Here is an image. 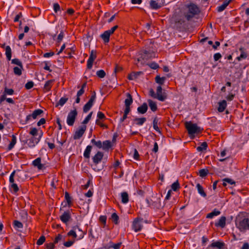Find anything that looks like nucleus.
I'll list each match as a JSON object with an SVG mask.
<instances>
[{"mask_svg":"<svg viewBox=\"0 0 249 249\" xmlns=\"http://www.w3.org/2000/svg\"><path fill=\"white\" fill-rule=\"evenodd\" d=\"M37 129L36 127L31 128L30 131L29 132L30 134H31L32 137H35L37 134Z\"/></svg>","mask_w":249,"mask_h":249,"instance_id":"6e6d98bb","label":"nucleus"},{"mask_svg":"<svg viewBox=\"0 0 249 249\" xmlns=\"http://www.w3.org/2000/svg\"><path fill=\"white\" fill-rule=\"evenodd\" d=\"M181 17H171L170 18L171 26L176 29H180L183 27L184 20L180 18Z\"/></svg>","mask_w":249,"mask_h":249,"instance_id":"20e7f679","label":"nucleus"},{"mask_svg":"<svg viewBox=\"0 0 249 249\" xmlns=\"http://www.w3.org/2000/svg\"><path fill=\"white\" fill-rule=\"evenodd\" d=\"M142 220V218L138 217L135 218L132 224V228L135 231L138 232L142 230V226L141 223Z\"/></svg>","mask_w":249,"mask_h":249,"instance_id":"9b49d317","label":"nucleus"},{"mask_svg":"<svg viewBox=\"0 0 249 249\" xmlns=\"http://www.w3.org/2000/svg\"><path fill=\"white\" fill-rule=\"evenodd\" d=\"M20 140L24 144H26L28 147L33 148L39 142V138H36L35 137H32L29 139H23V137L20 136Z\"/></svg>","mask_w":249,"mask_h":249,"instance_id":"39448f33","label":"nucleus"},{"mask_svg":"<svg viewBox=\"0 0 249 249\" xmlns=\"http://www.w3.org/2000/svg\"><path fill=\"white\" fill-rule=\"evenodd\" d=\"M208 170L205 169H200L199 171V176L203 178L204 177H206L207 174H208Z\"/></svg>","mask_w":249,"mask_h":249,"instance_id":"09e8293b","label":"nucleus"},{"mask_svg":"<svg viewBox=\"0 0 249 249\" xmlns=\"http://www.w3.org/2000/svg\"><path fill=\"white\" fill-rule=\"evenodd\" d=\"M68 100L69 98L65 96L61 97L59 101L56 103L55 107H57L59 106L61 107L63 106L64 104L68 101Z\"/></svg>","mask_w":249,"mask_h":249,"instance_id":"393cba45","label":"nucleus"},{"mask_svg":"<svg viewBox=\"0 0 249 249\" xmlns=\"http://www.w3.org/2000/svg\"><path fill=\"white\" fill-rule=\"evenodd\" d=\"M110 35L111 34L107 31H106L101 35V37L103 39L105 43H108L109 41Z\"/></svg>","mask_w":249,"mask_h":249,"instance_id":"a878e982","label":"nucleus"},{"mask_svg":"<svg viewBox=\"0 0 249 249\" xmlns=\"http://www.w3.org/2000/svg\"><path fill=\"white\" fill-rule=\"evenodd\" d=\"M155 81L157 83L160 84V85H163L164 81H165V77H160V75H157L155 77Z\"/></svg>","mask_w":249,"mask_h":249,"instance_id":"a19ab883","label":"nucleus"},{"mask_svg":"<svg viewBox=\"0 0 249 249\" xmlns=\"http://www.w3.org/2000/svg\"><path fill=\"white\" fill-rule=\"evenodd\" d=\"M196 187L197 189L198 193L203 197H205L207 196V195L205 192L203 187L199 183H197Z\"/></svg>","mask_w":249,"mask_h":249,"instance_id":"7c9ffc66","label":"nucleus"},{"mask_svg":"<svg viewBox=\"0 0 249 249\" xmlns=\"http://www.w3.org/2000/svg\"><path fill=\"white\" fill-rule=\"evenodd\" d=\"M147 109V105L146 103H144L142 106L138 107L137 111L139 113L143 114L146 112Z\"/></svg>","mask_w":249,"mask_h":249,"instance_id":"aec40b11","label":"nucleus"},{"mask_svg":"<svg viewBox=\"0 0 249 249\" xmlns=\"http://www.w3.org/2000/svg\"><path fill=\"white\" fill-rule=\"evenodd\" d=\"M72 229L74 230H77L78 231V239H81L83 238L84 235L85 234V233L82 231V230L80 228L79 226L76 225L75 226H73L72 227Z\"/></svg>","mask_w":249,"mask_h":249,"instance_id":"2f4dec72","label":"nucleus"},{"mask_svg":"<svg viewBox=\"0 0 249 249\" xmlns=\"http://www.w3.org/2000/svg\"><path fill=\"white\" fill-rule=\"evenodd\" d=\"M14 224L15 226H16L18 228H22L23 227L22 223L18 220H15L14 221Z\"/></svg>","mask_w":249,"mask_h":249,"instance_id":"338daca9","label":"nucleus"},{"mask_svg":"<svg viewBox=\"0 0 249 249\" xmlns=\"http://www.w3.org/2000/svg\"><path fill=\"white\" fill-rule=\"evenodd\" d=\"M65 198L67 201L68 206L70 207L72 206V203L71 201V198L70 196L69 193L68 192H65Z\"/></svg>","mask_w":249,"mask_h":249,"instance_id":"f704fd0d","label":"nucleus"},{"mask_svg":"<svg viewBox=\"0 0 249 249\" xmlns=\"http://www.w3.org/2000/svg\"><path fill=\"white\" fill-rule=\"evenodd\" d=\"M226 218L225 216L221 217L218 221L215 223V226L220 227L222 228H224L226 226Z\"/></svg>","mask_w":249,"mask_h":249,"instance_id":"6ab92c4d","label":"nucleus"},{"mask_svg":"<svg viewBox=\"0 0 249 249\" xmlns=\"http://www.w3.org/2000/svg\"><path fill=\"white\" fill-rule=\"evenodd\" d=\"M179 188L180 186L178 180H177L176 182H174L171 185L172 190L174 191H178Z\"/></svg>","mask_w":249,"mask_h":249,"instance_id":"49530a36","label":"nucleus"},{"mask_svg":"<svg viewBox=\"0 0 249 249\" xmlns=\"http://www.w3.org/2000/svg\"><path fill=\"white\" fill-rule=\"evenodd\" d=\"M34 85V83L33 81L28 82L25 85V88L26 89H32Z\"/></svg>","mask_w":249,"mask_h":249,"instance_id":"4d7b16f0","label":"nucleus"},{"mask_svg":"<svg viewBox=\"0 0 249 249\" xmlns=\"http://www.w3.org/2000/svg\"><path fill=\"white\" fill-rule=\"evenodd\" d=\"M76 230H74L73 229L71 230L69 232H68L67 235L68 236H72L73 238L75 239L77 237V235L76 233Z\"/></svg>","mask_w":249,"mask_h":249,"instance_id":"864d4df0","label":"nucleus"},{"mask_svg":"<svg viewBox=\"0 0 249 249\" xmlns=\"http://www.w3.org/2000/svg\"><path fill=\"white\" fill-rule=\"evenodd\" d=\"M53 9L54 11L57 13L58 11L60 10V7L58 3H54L53 4Z\"/></svg>","mask_w":249,"mask_h":249,"instance_id":"bf43d9fd","label":"nucleus"},{"mask_svg":"<svg viewBox=\"0 0 249 249\" xmlns=\"http://www.w3.org/2000/svg\"><path fill=\"white\" fill-rule=\"evenodd\" d=\"M96 52L95 51L92 50L90 52L89 57L87 62V69H91L93 65V61L96 59Z\"/></svg>","mask_w":249,"mask_h":249,"instance_id":"f8f14e48","label":"nucleus"},{"mask_svg":"<svg viewBox=\"0 0 249 249\" xmlns=\"http://www.w3.org/2000/svg\"><path fill=\"white\" fill-rule=\"evenodd\" d=\"M133 158L136 160H140V156L139 153L136 149H134V154H133Z\"/></svg>","mask_w":249,"mask_h":249,"instance_id":"e2e57ef3","label":"nucleus"},{"mask_svg":"<svg viewBox=\"0 0 249 249\" xmlns=\"http://www.w3.org/2000/svg\"><path fill=\"white\" fill-rule=\"evenodd\" d=\"M148 65L151 69L154 70H156L159 67V65L155 62H152L149 64Z\"/></svg>","mask_w":249,"mask_h":249,"instance_id":"69168bd1","label":"nucleus"},{"mask_svg":"<svg viewBox=\"0 0 249 249\" xmlns=\"http://www.w3.org/2000/svg\"><path fill=\"white\" fill-rule=\"evenodd\" d=\"M158 122H159L158 118L157 117H155L154 118L153 122V128L156 131L160 132V128L158 126Z\"/></svg>","mask_w":249,"mask_h":249,"instance_id":"79ce46f5","label":"nucleus"},{"mask_svg":"<svg viewBox=\"0 0 249 249\" xmlns=\"http://www.w3.org/2000/svg\"><path fill=\"white\" fill-rule=\"evenodd\" d=\"M78 112L76 108L71 110L68 113L67 118V123L70 126H72L75 122Z\"/></svg>","mask_w":249,"mask_h":249,"instance_id":"423d86ee","label":"nucleus"},{"mask_svg":"<svg viewBox=\"0 0 249 249\" xmlns=\"http://www.w3.org/2000/svg\"><path fill=\"white\" fill-rule=\"evenodd\" d=\"M190 13L195 15L198 14L200 12L199 7L193 3H190L186 6Z\"/></svg>","mask_w":249,"mask_h":249,"instance_id":"9d476101","label":"nucleus"},{"mask_svg":"<svg viewBox=\"0 0 249 249\" xmlns=\"http://www.w3.org/2000/svg\"><path fill=\"white\" fill-rule=\"evenodd\" d=\"M94 102L92 100H89V101L84 105L83 107V112H87L93 106Z\"/></svg>","mask_w":249,"mask_h":249,"instance_id":"b1692460","label":"nucleus"},{"mask_svg":"<svg viewBox=\"0 0 249 249\" xmlns=\"http://www.w3.org/2000/svg\"><path fill=\"white\" fill-rule=\"evenodd\" d=\"M86 129L87 126L86 125H83L81 126L78 130L75 132L73 137V139L78 140L81 138L84 134Z\"/></svg>","mask_w":249,"mask_h":249,"instance_id":"1a4fd4ad","label":"nucleus"},{"mask_svg":"<svg viewBox=\"0 0 249 249\" xmlns=\"http://www.w3.org/2000/svg\"><path fill=\"white\" fill-rule=\"evenodd\" d=\"M41 162V158L40 157H38L33 161L32 164L34 166L36 167L38 170L45 169L44 165L42 164Z\"/></svg>","mask_w":249,"mask_h":249,"instance_id":"4468645a","label":"nucleus"},{"mask_svg":"<svg viewBox=\"0 0 249 249\" xmlns=\"http://www.w3.org/2000/svg\"><path fill=\"white\" fill-rule=\"evenodd\" d=\"M46 249H54L55 248V244L54 243H49L45 244Z\"/></svg>","mask_w":249,"mask_h":249,"instance_id":"13d9d810","label":"nucleus"},{"mask_svg":"<svg viewBox=\"0 0 249 249\" xmlns=\"http://www.w3.org/2000/svg\"><path fill=\"white\" fill-rule=\"evenodd\" d=\"M165 0H150L149 7L151 9L157 10L164 5Z\"/></svg>","mask_w":249,"mask_h":249,"instance_id":"0eeeda50","label":"nucleus"},{"mask_svg":"<svg viewBox=\"0 0 249 249\" xmlns=\"http://www.w3.org/2000/svg\"><path fill=\"white\" fill-rule=\"evenodd\" d=\"M71 218V214L70 210H67L60 216V219L64 223H67Z\"/></svg>","mask_w":249,"mask_h":249,"instance_id":"ddd939ff","label":"nucleus"},{"mask_svg":"<svg viewBox=\"0 0 249 249\" xmlns=\"http://www.w3.org/2000/svg\"><path fill=\"white\" fill-rule=\"evenodd\" d=\"M110 246L108 247L106 246L101 248V249H109V248H112L114 249H120L122 243H118L117 244H113L112 242H110Z\"/></svg>","mask_w":249,"mask_h":249,"instance_id":"c756f323","label":"nucleus"},{"mask_svg":"<svg viewBox=\"0 0 249 249\" xmlns=\"http://www.w3.org/2000/svg\"><path fill=\"white\" fill-rule=\"evenodd\" d=\"M227 107V102L225 100H222V101L219 102L218 103V111L219 112H222L224 111L226 107Z\"/></svg>","mask_w":249,"mask_h":249,"instance_id":"5701e85b","label":"nucleus"},{"mask_svg":"<svg viewBox=\"0 0 249 249\" xmlns=\"http://www.w3.org/2000/svg\"><path fill=\"white\" fill-rule=\"evenodd\" d=\"M146 202L149 207L154 209H160L164 207L161 204L160 198L157 194L152 196L150 199H147Z\"/></svg>","mask_w":249,"mask_h":249,"instance_id":"7ed1b4c3","label":"nucleus"},{"mask_svg":"<svg viewBox=\"0 0 249 249\" xmlns=\"http://www.w3.org/2000/svg\"><path fill=\"white\" fill-rule=\"evenodd\" d=\"M91 142L99 149L102 147V142L101 141H96L95 139H93L91 140Z\"/></svg>","mask_w":249,"mask_h":249,"instance_id":"c03bdc74","label":"nucleus"},{"mask_svg":"<svg viewBox=\"0 0 249 249\" xmlns=\"http://www.w3.org/2000/svg\"><path fill=\"white\" fill-rule=\"evenodd\" d=\"M12 63L17 65L19 67L22 68L23 65L21 61L18 58H14L12 60Z\"/></svg>","mask_w":249,"mask_h":249,"instance_id":"603ef678","label":"nucleus"},{"mask_svg":"<svg viewBox=\"0 0 249 249\" xmlns=\"http://www.w3.org/2000/svg\"><path fill=\"white\" fill-rule=\"evenodd\" d=\"M208 145L206 142L201 143V145L197 147V150L199 152L203 151L207 149Z\"/></svg>","mask_w":249,"mask_h":249,"instance_id":"37998d69","label":"nucleus"},{"mask_svg":"<svg viewBox=\"0 0 249 249\" xmlns=\"http://www.w3.org/2000/svg\"><path fill=\"white\" fill-rule=\"evenodd\" d=\"M5 55L8 60H10L12 57V51L9 46L5 47Z\"/></svg>","mask_w":249,"mask_h":249,"instance_id":"e433bc0d","label":"nucleus"},{"mask_svg":"<svg viewBox=\"0 0 249 249\" xmlns=\"http://www.w3.org/2000/svg\"><path fill=\"white\" fill-rule=\"evenodd\" d=\"M229 3V1H227V0L224 1L222 5H221L217 7V10L218 12H221V11H223L226 8V7L228 5Z\"/></svg>","mask_w":249,"mask_h":249,"instance_id":"ea45409f","label":"nucleus"},{"mask_svg":"<svg viewBox=\"0 0 249 249\" xmlns=\"http://www.w3.org/2000/svg\"><path fill=\"white\" fill-rule=\"evenodd\" d=\"M97 117L98 120H103L106 119L105 114L101 111H98L97 113Z\"/></svg>","mask_w":249,"mask_h":249,"instance_id":"680f3d73","label":"nucleus"},{"mask_svg":"<svg viewBox=\"0 0 249 249\" xmlns=\"http://www.w3.org/2000/svg\"><path fill=\"white\" fill-rule=\"evenodd\" d=\"M142 73V71L132 72L128 75L127 78L130 80H133L137 78Z\"/></svg>","mask_w":249,"mask_h":249,"instance_id":"4be33fe9","label":"nucleus"},{"mask_svg":"<svg viewBox=\"0 0 249 249\" xmlns=\"http://www.w3.org/2000/svg\"><path fill=\"white\" fill-rule=\"evenodd\" d=\"M45 237L44 235H42L37 240L36 244L39 246L41 245L45 242Z\"/></svg>","mask_w":249,"mask_h":249,"instance_id":"3c124183","label":"nucleus"},{"mask_svg":"<svg viewBox=\"0 0 249 249\" xmlns=\"http://www.w3.org/2000/svg\"><path fill=\"white\" fill-rule=\"evenodd\" d=\"M17 142V138L15 135L12 136V141L9 143L7 147V150H11L15 146Z\"/></svg>","mask_w":249,"mask_h":249,"instance_id":"c85d7f7f","label":"nucleus"},{"mask_svg":"<svg viewBox=\"0 0 249 249\" xmlns=\"http://www.w3.org/2000/svg\"><path fill=\"white\" fill-rule=\"evenodd\" d=\"M14 91L12 89H8L5 88L4 89V93L8 95H12L14 94Z\"/></svg>","mask_w":249,"mask_h":249,"instance_id":"052dcab7","label":"nucleus"},{"mask_svg":"<svg viewBox=\"0 0 249 249\" xmlns=\"http://www.w3.org/2000/svg\"><path fill=\"white\" fill-rule=\"evenodd\" d=\"M11 188L13 189L14 192L15 193H17L18 191V190H19V188H18L17 184H16V183L12 184L11 185Z\"/></svg>","mask_w":249,"mask_h":249,"instance_id":"0e129e2a","label":"nucleus"},{"mask_svg":"<svg viewBox=\"0 0 249 249\" xmlns=\"http://www.w3.org/2000/svg\"><path fill=\"white\" fill-rule=\"evenodd\" d=\"M225 246V243L222 242L216 241L213 242L207 249H211L210 248H217L218 249H222Z\"/></svg>","mask_w":249,"mask_h":249,"instance_id":"f3484780","label":"nucleus"},{"mask_svg":"<svg viewBox=\"0 0 249 249\" xmlns=\"http://www.w3.org/2000/svg\"><path fill=\"white\" fill-rule=\"evenodd\" d=\"M22 69H23V68H21L20 67H15L13 69L15 74L18 76L21 75L22 74Z\"/></svg>","mask_w":249,"mask_h":249,"instance_id":"a18cd8bd","label":"nucleus"},{"mask_svg":"<svg viewBox=\"0 0 249 249\" xmlns=\"http://www.w3.org/2000/svg\"><path fill=\"white\" fill-rule=\"evenodd\" d=\"M236 228L241 232H245L249 230V216H243L237 217L235 220Z\"/></svg>","mask_w":249,"mask_h":249,"instance_id":"f257e3e1","label":"nucleus"},{"mask_svg":"<svg viewBox=\"0 0 249 249\" xmlns=\"http://www.w3.org/2000/svg\"><path fill=\"white\" fill-rule=\"evenodd\" d=\"M63 37H64V33H63V31H61L57 36V42L58 43H60L62 40Z\"/></svg>","mask_w":249,"mask_h":249,"instance_id":"774afa93","label":"nucleus"},{"mask_svg":"<svg viewBox=\"0 0 249 249\" xmlns=\"http://www.w3.org/2000/svg\"><path fill=\"white\" fill-rule=\"evenodd\" d=\"M220 214V212L215 209L212 212L209 213L206 215L207 218H212L214 216L218 215Z\"/></svg>","mask_w":249,"mask_h":249,"instance_id":"473e14b6","label":"nucleus"},{"mask_svg":"<svg viewBox=\"0 0 249 249\" xmlns=\"http://www.w3.org/2000/svg\"><path fill=\"white\" fill-rule=\"evenodd\" d=\"M104 154L102 152L98 151L97 153L92 157L93 162L94 164L97 165L102 160Z\"/></svg>","mask_w":249,"mask_h":249,"instance_id":"2eb2a0df","label":"nucleus"},{"mask_svg":"<svg viewBox=\"0 0 249 249\" xmlns=\"http://www.w3.org/2000/svg\"><path fill=\"white\" fill-rule=\"evenodd\" d=\"M134 121L136 122V124L141 125L146 121V118L145 117L136 118L134 119Z\"/></svg>","mask_w":249,"mask_h":249,"instance_id":"58836bf2","label":"nucleus"},{"mask_svg":"<svg viewBox=\"0 0 249 249\" xmlns=\"http://www.w3.org/2000/svg\"><path fill=\"white\" fill-rule=\"evenodd\" d=\"M147 102L151 110L153 112L156 111L158 109L156 103L151 99L148 100Z\"/></svg>","mask_w":249,"mask_h":249,"instance_id":"cd10ccee","label":"nucleus"},{"mask_svg":"<svg viewBox=\"0 0 249 249\" xmlns=\"http://www.w3.org/2000/svg\"><path fill=\"white\" fill-rule=\"evenodd\" d=\"M111 218H112V220L113 222L115 224H118L119 218V216L116 213H113L112 214V215H111Z\"/></svg>","mask_w":249,"mask_h":249,"instance_id":"de8ad7c7","label":"nucleus"},{"mask_svg":"<svg viewBox=\"0 0 249 249\" xmlns=\"http://www.w3.org/2000/svg\"><path fill=\"white\" fill-rule=\"evenodd\" d=\"M122 202L126 203L129 201V197L127 193L124 192L121 193Z\"/></svg>","mask_w":249,"mask_h":249,"instance_id":"c9c22d12","label":"nucleus"},{"mask_svg":"<svg viewBox=\"0 0 249 249\" xmlns=\"http://www.w3.org/2000/svg\"><path fill=\"white\" fill-rule=\"evenodd\" d=\"M126 98L124 101L125 106H130L133 103V98L132 95L129 93H126Z\"/></svg>","mask_w":249,"mask_h":249,"instance_id":"412c9836","label":"nucleus"},{"mask_svg":"<svg viewBox=\"0 0 249 249\" xmlns=\"http://www.w3.org/2000/svg\"><path fill=\"white\" fill-rule=\"evenodd\" d=\"M54 82V79H51L47 81L44 86L43 90L46 92L50 91L52 87V86Z\"/></svg>","mask_w":249,"mask_h":249,"instance_id":"a211bd4d","label":"nucleus"},{"mask_svg":"<svg viewBox=\"0 0 249 249\" xmlns=\"http://www.w3.org/2000/svg\"><path fill=\"white\" fill-rule=\"evenodd\" d=\"M43 113V111L41 109H37L35 110L32 114H31V116H32V118L34 119H36L37 116L40 115L41 114Z\"/></svg>","mask_w":249,"mask_h":249,"instance_id":"72a5a7b5","label":"nucleus"},{"mask_svg":"<svg viewBox=\"0 0 249 249\" xmlns=\"http://www.w3.org/2000/svg\"><path fill=\"white\" fill-rule=\"evenodd\" d=\"M112 145L111 142L109 140L104 141L102 143V148L104 150H108L112 147Z\"/></svg>","mask_w":249,"mask_h":249,"instance_id":"bb28decb","label":"nucleus"},{"mask_svg":"<svg viewBox=\"0 0 249 249\" xmlns=\"http://www.w3.org/2000/svg\"><path fill=\"white\" fill-rule=\"evenodd\" d=\"M93 114V112H90L88 115L86 117V118L84 120V121L82 122V124H86L88 123L89 121L91 119L92 115Z\"/></svg>","mask_w":249,"mask_h":249,"instance_id":"8fccbe9b","label":"nucleus"},{"mask_svg":"<svg viewBox=\"0 0 249 249\" xmlns=\"http://www.w3.org/2000/svg\"><path fill=\"white\" fill-rule=\"evenodd\" d=\"M96 74L99 78H102L106 76V72L104 70H100L97 71Z\"/></svg>","mask_w":249,"mask_h":249,"instance_id":"5fc2aeb1","label":"nucleus"},{"mask_svg":"<svg viewBox=\"0 0 249 249\" xmlns=\"http://www.w3.org/2000/svg\"><path fill=\"white\" fill-rule=\"evenodd\" d=\"M239 50L241 52V54L240 56L237 57V60L238 61H241L243 59H246L248 57V53L246 48L243 47H241Z\"/></svg>","mask_w":249,"mask_h":249,"instance_id":"dca6fc26","label":"nucleus"},{"mask_svg":"<svg viewBox=\"0 0 249 249\" xmlns=\"http://www.w3.org/2000/svg\"><path fill=\"white\" fill-rule=\"evenodd\" d=\"M185 126L191 139L195 138V134L201 133L203 130V129H201L200 127H198L196 124H193L191 121L185 122Z\"/></svg>","mask_w":249,"mask_h":249,"instance_id":"f03ea898","label":"nucleus"},{"mask_svg":"<svg viewBox=\"0 0 249 249\" xmlns=\"http://www.w3.org/2000/svg\"><path fill=\"white\" fill-rule=\"evenodd\" d=\"M167 98V94L165 92H162L161 86H158L157 88L156 99L160 101H164Z\"/></svg>","mask_w":249,"mask_h":249,"instance_id":"6e6552de","label":"nucleus"},{"mask_svg":"<svg viewBox=\"0 0 249 249\" xmlns=\"http://www.w3.org/2000/svg\"><path fill=\"white\" fill-rule=\"evenodd\" d=\"M92 146L88 145L87 146L84 153V157L86 159H89L90 157V153L91 151Z\"/></svg>","mask_w":249,"mask_h":249,"instance_id":"4c0bfd02","label":"nucleus"}]
</instances>
